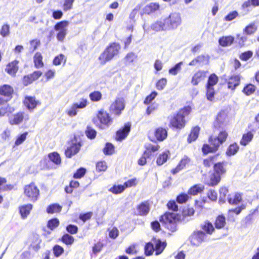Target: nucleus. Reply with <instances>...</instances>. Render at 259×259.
Masks as SVG:
<instances>
[{
  "mask_svg": "<svg viewBox=\"0 0 259 259\" xmlns=\"http://www.w3.org/2000/svg\"><path fill=\"white\" fill-rule=\"evenodd\" d=\"M227 172V162L225 161L217 162L214 165L212 170H210L208 175H204V184L208 186L214 187L221 182L222 177Z\"/></svg>",
  "mask_w": 259,
  "mask_h": 259,
  "instance_id": "nucleus-1",
  "label": "nucleus"
},
{
  "mask_svg": "<svg viewBox=\"0 0 259 259\" xmlns=\"http://www.w3.org/2000/svg\"><path fill=\"white\" fill-rule=\"evenodd\" d=\"M190 105L185 106L180 108L169 118L168 126L172 130L181 131L185 128L188 120L187 117L192 112Z\"/></svg>",
  "mask_w": 259,
  "mask_h": 259,
  "instance_id": "nucleus-2",
  "label": "nucleus"
},
{
  "mask_svg": "<svg viewBox=\"0 0 259 259\" xmlns=\"http://www.w3.org/2000/svg\"><path fill=\"white\" fill-rule=\"evenodd\" d=\"M229 137L228 132L226 130H222L217 136L210 135L208 139L209 144H204L201 151L203 155L216 152L221 145L225 143Z\"/></svg>",
  "mask_w": 259,
  "mask_h": 259,
  "instance_id": "nucleus-3",
  "label": "nucleus"
},
{
  "mask_svg": "<svg viewBox=\"0 0 259 259\" xmlns=\"http://www.w3.org/2000/svg\"><path fill=\"white\" fill-rule=\"evenodd\" d=\"M182 221L181 214L169 211H166L159 217V221L171 232H175L177 230L178 223Z\"/></svg>",
  "mask_w": 259,
  "mask_h": 259,
  "instance_id": "nucleus-4",
  "label": "nucleus"
},
{
  "mask_svg": "<svg viewBox=\"0 0 259 259\" xmlns=\"http://www.w3.org/2000/svg\"><path fill=\"white\" fill-rule=\"evenodd\" d=\"M121 50V46L118 42L110 43L98 58L100 64L102 65L112 60L118 55Z\"/></svg>",
  "mask_w": 259,
  "mask_h": 259,
  "instance_id": "nucleus-5",
  "label": "nucleus"
},
{
  "mask_svg": "<svg viewBox=\"0 0 259 259\" xmlns=\"http://www.w3.org/2000/svg\"><path fill=\"white\" fill-rule=\"evenodd\" d=\"M92 122L96 127L103 130L109 127L112 124L113 119L109 113L101 109L97 111L95 117L92 119Z\"/></svg>",
  "mask_w": 259,
  "mask_h": 259,
  "instance_id": "nucleus-6",
  "label": "nucleus"
},
{
  "mask_svg": "<svg viewBox=\"0 0 259 259\" xmlns=\"http://www.w3.org/2000/svg\"><path fill=\"white\" fill-rule=\"evenodd\" d=\"M68 143V146L65 150L64 155L66 158H71L79 152L83 145V142L81 140L78 141L77 138L74 137Z\"/></svg>",
  "mask_w": 259,
  "mask_h": 259,
  "instance_id": "nucleus-7",
  "label": "nucleus"
},
{
  "mask_svg": "<svg viewBox=\"0 0 259 259\" xmlns=\"http://www.w3.org/2000/svg\"><path fill=\"white\" fill-rule=\"evenodd\" d=\"M23 194L28 201L34 202L39 197L40 191L35 183L32 182L24 186Z\"/></svg>",
  "mask_w": 259,
  "mask_h": 259,
  "instance_id": "nucleus-8",
  "label": "nucleus"
},
{
  "mask_svg": "<svg viewBox=\"0 0 259 259\" xmlns=\"http://www.w3.org/2000/svg\"><path fill=\"white\" fill-rule=\"evenodd\" d=\"M125 107V100L122 97H117L111 103L109 110L110 113L115 117L120 116Z\"/></svg>",
  "mask_w": 259,
  "mask_h": 259,
  "instance_id": "nucleus-9",
  "label": "nucleus"
},
{
  "mask_svg": "<svg viewBox=\"0 0 259 259\" xmlns=\"http://www.w3.org/2000/svg\"><path fill=\"white\" fill-rule=\"evenodd\" d=\"M228 118V114L225 111L222 110L219 112L212 124L213 131H217L222 129L226 124Z\"/></svg>",
  "mask_w": 259,
  "mask_h": 259,
  "instance_id": "nucleus-10",
  "label": "nucleus"
},
{
  "mask_svg": "<svg viewBox=\"0 0 259 259\" xmlns=\"http://www.w3.org/2000/svg\"><path fill=\"white\" fill-rule=\"evenodd\" d=\"M132 125L129 122L125 123L124 125L117 130L114 136V139L117 142L124 140L128 136Z\"/></svg>",
  "mask_w": 259,
  "mask_h": 259,
  "instance_id": "nucleus-11",
  "label": "nucleus"
},
{
  "mask_svg": "<svg viewBox=\"0 0 259 259\" xmlns=\"http://www.w3.org/2000/svg\"><path fill=\"white\" fill-rule=\"evenodd\" d=\"M22 103L25 108L30 112L33 111L41 104L39 100L36 99L35 96H25L22 101Z\"/></svg>",
  "mask_w": 259,
  "mask_h": 259,
  "instance_id": "nucleus-12",
  "label": "nucleus"
},
{
  "mask_svg": "<svg viewBox=\"0 0 259 259\" xmlns=\"http://www.w3.org/2000/svg\"><path fill=\"white\" fill-rule=\"evenodd\" d=\"M68 24L67 21H62L57 23L54 26V29L58 31L56 34V37L59 41H64L67 32L66 27Z\"/></svg>",
  "mask_w": 259,
  "mask_h": 259,
  "instance_id": "nucleus-13",
  "label": "nucleus"
},
{
  "mask_svg": "<svg viewBox=\"0 0 259 259\" xmlns=\"http://www.w3.org/2000/svg\"><path fill=\"white\" fill-rule=\"evenodd\" d=\"M29 120V115L26 114L24 111H19L13 115L8 119L9 124L11 125H19L24 121Z\"/></svg>",
  "mask_w": 259,
  "mask_h": 259,
  "instance_id": "nucleus-14",
  "label": "nucleus"
},
{
  "mask_svg": "<svg viewBox=\"0 0 259 259\" xmlns=\"http://www.w3.org/2000/svg\"><path fill=\"white\" fill-rule=\"evenodd\" d=\"M42 75V72L41 71H34L31 73L24 75L22 78V83L24 86H28L37 80Z\"/></svg>",
  "mask_w": 259,
  "mask_h": 259,
  "instance_id": "nucleus-15",
  "label": "nucleus"
},
{
  "mask_svg": "<svg viewBox=\"0 0 259 259\" xmlns=\"http://www.w3.org/2000/svg\"><path fill=\"white\" fill-rule=\"evenodd\" d=\"M206 236L202 231H195L190 236L189 239L193 246L199 245L205 239Z\"/></svg>",
  "mask_w": 259,
  "mask_h": 259,
  "instance_id": "nucleus-16",
  "label": "nucleus"
},
{
  "mask_svg": "<svg viewBox=\"0 0 259 259\" xmlns=\"http://www.w3.org/2000/svg\"><path fill=\"white\" fill-rule=\"evenodd\" d=\"M89 104L88 101L86 98L81 99L79 103H73L71 108L66 111L67 114L70 116H74L77 114V109H83L85 108Z\"/></svg>",
  "mask_w": 259,
  "mask_h": 259,
  "instance_id": "nucleus-17",
  "label": "nucleus"
},
{
  "mask_svg": "<svg viewBox=\"0 0 259 259\" xmlns=\"http://www.w3.org/2000/svg\"><path fill=\"white\" fill-rule=\"evenodd\" d=\"M14 95V90L12 86L4 84L0 86V96L4 97L6 102L12 100Z\"/></svg>",
  "mask_w": 259,
  "mask_h": 259,
  "instance_id": "nucleus-18",
  "label": "nucleus"
},
{
  "mask_svg": "<svg viewBox=\"0 0 259 259\" xmlns=\"http://www.w3.org/2000/svg\"><path fill=\"white\" fill-rule=\"evenodd\" d=\"M241 77L240 74H233L229 76L228 78L225 79L227 88L231 91H234L236 88L240 84Z\"/></svg>",
  "mask_w": 259,
  "mask_h": 259,
  "instance_id": "nucleus-19",
  "label": "nucleus"
},
{
  "mask_svg": "<svg viewBox=\"0 0 259 259\" xmlns=\"http://www.w3.org/2000/svg\"><path fill=\"white\" fill-rule=\"evenodd\" d=\"M19 61L14 60L9 62L5 68V71L10 76L15 77L19 69Z\"/></svg>",
  "mask_w": 259,
  "mask_h": 259,
  "instance_id": "nucleus-20",
  "label": "nucleus"
},
{
  "mask_svg": "<svg viewBox=\"0 0 259 259\" xmlns=\"http://www.w3.org/2000/svg\"><path fill=\"white\" fill-rule=\"evenodd\" d=\"M210 57L208 55H200L194 58L189 62L190 66L196 65H207L209 63Z\"/></svg>",
  "mask_w": 259,
  "mask_h": 259,
  "instance_id": "nucleus-21",
  "label": "nucleus"
},
{
  "mask_svg": "<svg viewBox=\"0 0 259 259\" xmlns=\"http://www.w3.org/2000/svg\"><path fill=\"white\" fill-rule=\"evenodd\" d=\"M207 71L202 70L197 71L193 75L191 83L193 85H197L199 83L204 80L206 77Z\"/></svg>",
  "mask_w": 259,
  "mask_h": 259,
  "instance_id": "nucleus-22",
  "label": "nucleus"
},
{
  "mask_svg": "<svg viewBox=\"0 0 259 259\" xmlns=\"http://www.w3.org/2000/svg\"><path fill=\"white\" fill-rule=\"evenodd\" d=\"M154 135L158 141H163L168 136L167 128L161 126L158 127L155 129Z\"/></svg>",
  "mask_w": 259,
  "mask_h": 259,
  "instance_id": "nucleus-23",
  "label": "nucleus"
},
{
  "mask_svg": "<svg viewBox=\"0 0 259 259\" xmlns=\"http://www.w3.org/2000/svg\"><path fill=\"white\" fill-rule=\"evenodd\" d=\"M152 241L155 245L154 249L156 255L161 254L166 246L167 243L165 241H161L159 239L153 238Z\"/></svg>",
  "mask_w": 259,
  "mask_h": 259,
  "instance_id": "nucleus-24",
  "label": "nucleus"
},
{
  "mask_svg": "<svg viewBox=\"0 0 259 259\" xmlns=\"http://www.w3.org/2000/svg\"><path fill=\"white\" fill-rule=\"evenodd\" d=\"M136 208L138 211L137 215L145 216L150 211V204L148 201H144L138 205Z\"/></svg>",
  "mask_w": 259,
  "mask_h": 259,
  "instance_id": "nucleus-25",
  "label": "nucleus"
},
{
  "mask_svg": "<svg viewBox=\"0 0 259 259\" xmlns=\"http://www.w3.org/2000/svg\"><path fill=\"white\" fill-rule=\"evenodd\" d=\"M159 5L157 3H151L143 9L142 15H152L159 10Z\"/></svg>",
  "mask_w": 259,
  "mask_h": 259,
  "instance_id": "nucleus-26",
  "label": "nucleus"
},
{
  "mask_svg": "<svg viewBox=\"0 0 259 259\" xmlns=\"http://www.w3.org/2000/svg\"><path fill=\"white\" fill-rule=\"evenodd\" d=\"M200 130L201 128L198 125L195 126L191 128L187 138L188 143H191L198 139Z\"/></svg>",
  "mask_w": 259,
  "mask_h": 259,
  "instance_id": "nucleus-27",
  "label": "nucleus"
},
{
  "mask_svg": "<svg viewBox=\"0 0 259 259\" xmlns=\"http://www.w3.org/2000/svg\"><path fill=\"white\" fill-rule=\"evenodd\" d=\"M226 224V218L224 214H221L217 216L214 222L215 229L218 230L224 229Z\"/></svg>",
  "mask_w": 259,
  "mask_h": 259,
  "instance_id": "nucleus-28",
  "label": "nucleus"
},
{
  "mask_svg": "<svg viewBox=\"0 0 259 259\" xmlns=\"http://www.w3.org/2000/svg\"><path fill=\"white\" fill-rule=\"evenodd\" d=\"M33 205L27 204L21 205L19 207V211L22 219L26 218L32 209Z\"/></svg>",
  "mask_w": 259,
  "mask_h": 259,
  "instance_id": "nucleus-29",
  "label": "nucleus"
},
{
  "mask_svg": "<svg viewBox=\"0 0 259 259\" xmlns=\"http://www.w3.org/2000/svg\"><path fill=\"white\" fill-rule=\"evenodd\" d=\"M218 154L210 155L203 160V165L204 167L209 168L217 163Z\"/></svg>",
  "mask_w": 259,
  "mask_h": 259,
  "instance_id": "nucleus-30",
  "label": "nucleus"
},
{
  "mask_svg": "<svg viewBox=\"0 0 259 259\" xmlns=\"http://www.w3.org/2000/svg\"><path fill=\"white\" fill-rule=\"evenodd\" d=\"M33 61L35 68L37 69L43 68L45 66L43 56L39 52L35 53L33 57Z\"/></svg>",
  "mask_w": 259,
  "mask_h": 259,
  "instance_id": "nucleus-31",
  "label": "nucleus"
},
{
  "mask_svg": "<svg viewBox=\"0 0 259 259\" xmlns=\"http://www.w3.org/2000/svg\"><path fill=\"white\" fill-rule=\"evenodd\" d=\"M200 227L202 230V231L205 234L211 235L215 231V228L213 226L212 224L209 221L206 220L201 225Z\"/></svg>",
  "mask_w": 259,
  "mask_h": 259,
  "instance_id": "nucleus-32",
  "label": "nucleus"
},
{
  "mask_svg": "<svg viewBox=\"0 0 259 259\" xmlns=\"http://www.w3.org/2000/svg\"><path fill=\"white\" fill-rule=\"evenodd\" d=\"M253 137V133L251 131H248L243 134L240 141V144L246 146L252 140Z\"/></svg>",
  "mask_w": 259,
  "mask_h": 259,
  "instance_id": "nucleus-33",
  "label": "nucleus"
},
{
  "mask_svg": "<svg viewBox=\"0 0 259 259\" xmlns=\"http://www.w3.org/2000/svg\"><path fill=\"white\" fill-rule=\"evenodd\" d=\"M170 154V152L168 150L160 154L156 158V164L158 166H161L165 163L167 161Z\"/></svg>",
  "mask_w": 259,
  "mask_h": 259,
  "instance_id": "nucleus-34",
  "label": "nucleus"
},
{
  "mask_svg": "<svg viewBox=\"0 0 259 259\" xmlns=\"http://www.w3.org/2000/svg\"><path fill=\"white\" fill-rule=\"evenodd\" d=\"M49 160L56 165L59 166L62 163V159L60 155L56 151L49 153L48 154Z\"/></svg>",
  "mask_w": 259,
  "mask_h": 259,
  "instance_id": "nucleus-35",
  "label": "nucleus"
},
{
  "mask_svg": "<svg viewBox=\"0 0 259 259\" xmlns=\"http://www.w3.org/2000/svg\"><path fill=\"white\" fill-rule=\"evenodd\" d=\"M234 41V37L232 36H223L219 38V43L221 46L226 47L231 46Z\"/></svg>",
  "mask_w": 259,
  "mask_h": 259,
  "instance_id": "nucleus-36",
  "label": "nucleus"
},
{
  "mask_svg": "<svg viewBox=\"0 0 259 259\" xmlns=\"http://www.w3.org/2000/svg\"><path fill=\"white\" fill-rule=\"evenodd\" d=\"M242 201V196L238 193L230 194L228 196V202L231 205H237Z\"/></svg>",
  "mask_w": 259,
  "mask_h": 259,
  "instance_id": "nucleus-37",
  "label": "nucleus"
},
{
  "mask_svg": "<svg viewBox=\"0 0 259 259\" xmlns=\"http://www.w3.org/2000/svg\"><path fill=\"white\" fill-rule=\"evenodd\" d=\"M204 189V187L203 186L200 184H196L189 189L188 193L191 196H195L203 192Z\"/></svg>",
  "mask_w": 259,
  "mask_h": 259,
  "instance_id": "nucleus-38",
  "label": "nucleus"
},
{
  "mask_svg": "<svg viewBox=\"0 0 259 259\" xmlns=\"http://www.w3.org/2000/svg\"><path fill=\"white\" fill-rule=\"evenodd\" d=\"M15 111V108L7 105L6 106H2L0 108V117H2L5 116H9Z\"/></svg>",
  "mask_w": 259,
  "mask_h": 259,
  "instance_id": "nucleus-39",
  "label": "nucleus"
},
{
  "mask_svg": "<svg viewBox=\"0 0 259 259\" xmlns=\"http://www.w3.org/2000/svg\"><path fill=\"white\" fill-rule=\"evenodd\" d=\"M239 147L236 142H234L231 144L228 147L226 151V154L227 156H231L238 151Z\"/></svg>",
  "mask_w": 259,
  "mask_h": 259,
  "instance_id": "nucleus-40",
  "label": "nucleus"
},
{
  "mask_svg": "<svg viewBox=\"0 0 259 259\" xmlns=\"http://www.w3.org/2000/svg\"><path fill=\"white\" fill-rule=\"evenodd\" d=\"M219 81L218 76L214 73L210 74L207 79L205 87L213 88Z\"/></svg>",
  "mask_w": 259,
  "mask_h": 259,
  "instance_id": "nucleus-41",
  "label": "nucleus"
},
{
  "mask_svg": "<svg viewBox=\"0 0 259 259\" xmlns=\"http://www.w3.org/2000/svg\"><path fill=\"white\" fill-rule=\"evenodd\" d=\"M62 209V206L58 203H53L49 205L46 211L48 213L53 214L55 213L60 212Z\"/></svg>",
  "mask_w": 259,
  "mask_h": 259,
  "instance_id": "nucleus-42",
  "label": "nucleus"
},
{
  "mask_svg": "<svg viewBox=\"0 0 259 259\" xmlns=\"http://www.w3.org/2000/svg\"><path fill=\"white\" fill-rule=\"evenodd\" d=\"M256 90V87L252 83H247L242 89V93L246 96H250L253 94Z\"/></svg>",
  "mask_w": 259,
  "mask_h": 259,
  "instance_id": "nucleus-43",
  "label": "nucleus"
},
{
  "mask_svg": "<svg viewBox=\"0 0 259 259\" xmlns=\"http://www.w3.org/2000/svg\"><path fill=\"white\" fill-rule=\"evenodd\" d=\"M115 152V146L110 142H107L103 149V152L105 155H112Z\"/></svg>",
  "mask_w": 259,
  "mask_h": 259,
  "instance_id": "nucleus-44",
  "label": "nucleus"
},
{
  "mask_svg": "<svg viewBox=\"0 0 259 259\" xmlns=\"http://www.w3.org/2000/svg\"><path fill=\"white\" fill-rule=\"evenodd\" d=\"M65 245L69 246L72 244L74 241V237L67 233L63 234L61 238L59 239Z\"/></svg>",
  "mask_w": 259,
  "mask_h": 259,
  "instance_id": "nucleus-45",
  "label": "nucleus"
},
{
  "mask_svg": "<svg viewBox=\"0 0 259 259\" xmlns=\"http://www.w3.org/2000/svg\"><path fill=\"white\" fill-rule=\"evenodd\" d=\"M102 94L100 91H94L89 94V98L91 101L98 102L102 99Z\"/></svg>",
  "mask_w": 259,
  "mask_h": 259,
  "instance_id": "nucleus-46",
  "label": "nucleus"
},
{
  "mask_svg": "<svg viewBox=\"0 0 259 259\" xmlns=\"http://www.w3.org/2000/svg\"><path fill=\"white\" fill-rule=\"evenodd\" d=\"M195 210L193 207L188 206L183 209L182 211V214L181 215L183 221H184L186 217L193 216Z\"/></svg>",
  "mask_w": 259,
  "mask_h": 259,
  "instance_id": "nucleus-47",
  "label": "nucleus"
},
{
  "mask_svg": "<svg viewBox=\"0 0 259 259\" xmlns=\"http://www.w3.org/2000/svg\"><path fill=\"white\" fill-rule=\"evenodd\" d=\"M108 168V165L105 160H100L96 164V170L98 172H105Z\"/></svg>",
  "mask_w": 259,
  "mask_h": 259,
  "instance_id": "nucleus-48",
  "label": "nucleus"
},
{
  "mask_svg": "<svg viewBox=\"0 0 259 259\" xmlns=\"http://www.w3.org/2000/svg\"><path fill=\"white\" fill-rule=\"evenodd\" d=\"M137 59V56L133 52L127 53L124 57V60L126 65L134 63Z\"/></svg>",
  "mask_w": 259,
  "mask_h": 259,
  "instance_id": "nucleus-49",
  "label": "nucleus"
},
{
  "mask_svg": "<svg viewBox=\"0 0 259 259\" xmlns=\"http://www.w3.org/2000/svg\"><path fill=\"white\" fill-rule=\"evenodd\" d=\"M160 146L158 145H149L146 148L144 151L145 154L147 155L148 157H151L152 155V152H155L159 150Z\"/></svg>",
  "mask_w": 259,
  "mask_h": 259,
  "instance_id": "nucleus-50",
  "label": "nucleus"
},
{
  "mask_svg": "<svg viewBox=\"0 0 259 259\" xmlns=\"http://www.w3.org/2000/svg\"><path fill=\"white\" fill-rule=\"evenodd\" d=\"M79 183L76 181H71L69 186L65 188V191L67 194H71L73 192V189L77 188L79 187Z\"/></svg>",
  "mask_w": 259,
  "mask_h": 259,
  "instance_id": "nucleus-51",
  "label": "nucleus"
},
{
  "mask_svg": "<svg viewBox=\"0 0 259 259\" xmlns=\"http://www.w3.org/2000/svg\"><path fill=\"white\" fill-rule=\"evenodd\" d=\"M66 58L63 54H60L54 57L53 60V64L55 66L60 65L62 63H65Z\"/></svg>",
  "mask_w": 259,
  "mask_h": 259,
  "instance_id": "nucleus-52",
  "label": "nucleus"
},
{
  "mask_svg": "<svg viewBox=\"0 0 259 259\" xmlns=\"http://www.w3.org/2000/svg\"><path fill=\"white\" fill-rule=\"evenodd\" d=\"M60 221L58 219L54 218L48 221L47 226L51 231L54 230L59 226Z\"/></svg>",
  "mask_w": 259,
  "mask_h": 259,
  "instance_id": "nucleus-53",
  "label": "nucleus"
},
{
  "mask_svg": "<svg viewBox=\"0 0 259 259\" xmlns=\"http://www.w3.org/2000/svg\"><path fill=\"white\" fill-rule=\"evenodd\" d=\"M155 251L153 242H149L146 243L144 247V253L146 256H150L153 254Z\"/></svg>",
  "mask_w": 259,
  "mask_h": 259,
  "instance_id": "nucleus-54",
  "label": "nucleus"
},
{
  "mask_svg": "<svg viewBox=\"0 0 259 259\" xmlns=\"http://www.w3.org/2000/svg\"><path fill=\"white\" fill-rule=\"evenodd\" d=\"M125 190V187L123 185H114L112 187H111L109 191L114 194H119L122 193Z\"/></svg>",
  "mask_w": 259,
  "mask_h": 259,
  "instance_id": "nucleus-55",
  "label": "nucleus"
},
{
  "mask_svg": "<svg viewBox=\"0 0 259 259\" xmlns=\"http://www.w3.org/2000/svg\"><path fill=\"white\" fill-rule=\"evenodd\" d=\"M87 172L86 168L81 167L77 169L73 174V178L76 179H80L83 178Z\"/></svg>",
  "mask_w": 259,
  "mask_h": 259,
  "instance_id": "nucleus-56",
  "label": "nucleus"
},
{
  "mask_svg": "<svg viewBox=\"0 0 259 259\" xmlns=\"http://www.w3.org/2000/svg\"><path fill=\"white\" fill-rule=\"evenodd\" d=\"M104 246L103 241L99 240L98 242L94 243L92 246V251L94 254L100 252Z\"/></svg>",
  "mask_w": 259,
  "mask_h": 259,
  "instance_id": "nucleus-57",
  "label": "nucleus"
},
{
  "mask_svg": "<svg viewBox=\"0 0 259 259\" xmlns=\"http://www.w3.org/2000/svg\"><path fill=\"white\" fill-rule=\"evenodd\" d=\"M188 193H181L176 197V201L179 204H183L186 203L190 199Z\"/></svg>",
  "mask_w": 259,
  "mask_h": 259,
  "instance_id": "nucleus-58",
  "label": "nucleus"
},
{
  "mask_svg": "<svg viewBox=\"0 0 259 259\" xmlns=\"http://www.w3.org/2000/svg\"><path fill=\"white\" fill-rule=\"evenodd\" d=\"M257 29L254 23H251L248 25L243 29V32L247 35H251L254 33Z\"/></svg>",
  "mask_w": 259,
  "mask_h": 259,
  "instance_id": "nucleus-59",
  "label": "nucleus"
},
{
  "mask_svg": "<svg viewBox=\"0 0 259 259\" xmlns=\"http://www.w3.org/2000/svg\"><path fill=\"white\" fill-rule=\"evenodd\" d=\"M86 136L90 139H94L97 136L96 131L90 126L87 127L85 131Z\"/></svg>",
  "mask_w": 259,
  "mask_h": 259,
  "instance_id": "nucleus-60",
  "label": "nucleus"
},
{
  "mask_svg": "<svg viewBox=\"0 0 259 259\" xmlns=\"http://www.w3.org/2000/svg\"><path fill=\"white\" fill-rule=\"evenodd\" d=\"M206 88V96L207 99L210 101L212 102L214 100V95H215V91L214 88Z\"/></svg>",
  "mask_w": 259,
  "mask_h": 259,
  "instance_id": "nucleus-61",
  "label": "nucleus"
},
{
  "mask_svg": "<svg viewBox=\"0 0 259 259\" xmlns=\"http://www.w3.org/2000/svg\"><path fill=\"white\" fill-rule=\"evenodd\" d=\"M53 251L55 256L58 257L63 253L64 249L60 245L56 244L53 247Z\"/></svg>",
  "mask_w": 259,
  "mask_h": 259,
  "instance_id": "nucleus-62",
  "label": "nucleus"
},
{
  "mask_svg": "<svg viewBox=\"0 0 259 259\" xmlns=\"http://www.w3.org/2000/svg\"><path fill=\"white\" fill-rule=\"evenodd\" d=\"M157 96V93L156 91L152 92L150 95H148L144 100L143 103L145 105H149L150 104L152 101L156 98Z\"/></svg>",
  "mask_w": 259,
  "mask_h": 259,
  "instance_id": "nucleus-63",
  "label": "nucleus"
},
{
  "mask_svg": "<svg viewBox=\"0 0 259 259\" xmlns=\"http://www.w3.org/2000/svg\"><path fill=\"white\" fill-rule=\"evenodd\" d=\"M191 162V159L187 156L185 155L179 161L178 164L183 169L188 166Z\"/></svg>",
  "mask_w": 259,
  "mask_h": 259,
  "instance_id": "nucleus-64",
  "label": "nucleus"
}]
</instances>
